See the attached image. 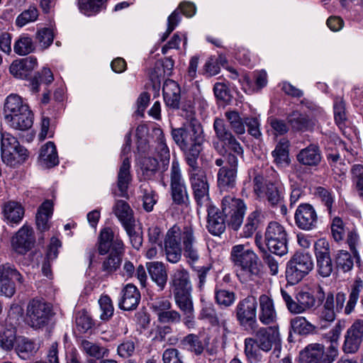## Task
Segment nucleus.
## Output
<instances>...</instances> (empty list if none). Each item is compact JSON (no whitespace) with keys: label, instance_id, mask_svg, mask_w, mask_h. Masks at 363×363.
I'll list each match as a JSON object with an SVG mask.
<instances>
[{"label":"nucleus","instance_id":"18","mask_svg":"<svg viewBox=\"0 0 363 363\" xmlns=\"http://www.w3.org/2000/svg\"><path fill=\"white\" fill-rule=\"evenodd\" d=\"M363 338V320H357L347 329L345 335L342 350L346 354L356 353Z\"/></svg>","mask_w":363,"mask_h":363},{"label":"nucleus","instance_id":"19","mask_svg":"<svg viewBox=\"0 0 363 363\" xmlns=\"http://www.w3.org/2000/svg\"><path fill=\"white\" fill-rule=\"evenodd\" d=\"M295 223L303 230H311L317 228L318 218L314 208L308 203L298 206L295 216Z\"/></svg>","mask_w":363,"mask_h":363},{"label":"nucleus","instance_id":"55","mask_svg":"<svg viewBox=\"0 0 363 363\" xmlns=\"http://www.w3.org/2000/svg\"><path fill=\"white\" fill-rule=\"evenodd\" d=\"M122 257L111 252L102 263V271L107 274L116 272L121 266Z\"/></svg>","mask_w":363,"mask_h":363},{"label":"nucleus","instance_id":"52","mask_svg":"<svg viewBox=\"0 0 363 363\" xmlns=\"http://www.w3.org/2000/svg\"><path fill=\"white\" fill-rule=\"evenodd\" d=\"M308 273L296 267L290 261L288 262L286 269V277L290 284L294 285L298 283Z\"/></svg>","mask_w":363,"mask_h":363},{"label":"nucleus","instance_id":"5","mask_svg":"<svg viewBox=\"0 0 363 363\" xmlns=\"http://www.w3.org/2000/svg\"><path fill=\"white\" fill-rule=\"evenodd\" d=\"M317 298L308 291H299L296 296V301L284 289H281V295L288 310L294 314L303 313L320 305L324 298L325 294L322 287L318 286Z\"/></svg>","mask_w":363,"mask_h":363},{"label":"nucleus","instance_id":"2","mask_svg":"<svg viewBox=\"0 0 363 363\" xmlns=\"http://www.w3.org/2000/svg\"><path fill=\"white\" fill-rule=\"evenodd\" d=\"M182 116L186 118V122L180 128H172L171 135L181 150L184 152L187 164L197 162L205 135L201 123L195 118L194 111L191 109Z\"/></svg>","mask_w":363,"mask_h":363},{"label":"nucleus","instance_id":"16","mask_svg":"<svg viewBox=\"0 0 363 363\" xmlns=\"http://www.w3.org/2000/svg\"><path fill=\"white\" fill-rule=\"evenodd\" d=\"M35 242L34 231L31 227L27 225H23L11 240L12 250L19 255H25L30 251Z\"/></svg>","mask_w":363,"mask_h":363},{"label":"nucleus","instance_id":"38","mask_svg":"<svg viewBox=\"0 0 363 363\" xmlns=\"http://www.w3.org/2000/svg\"><path fill=\"white\" fill-rule=\"evenodd\" d=\"M173 295L176 305L182 313L194 309L191 291L173 293Z\"/></svg>","mask_w":363,"mask_h":363},{"label":"nucleus","instance_id":"48","mask_svg":"<svg viewBox=\"0 0 363 363\" xmlns=\"http://www.w3.org/2000/svg\"><path fill=\"white\" fill-rule=\"evenodd\" d=\"M336 313L338 312L336 311L335 308L334 295L333 293H328L323 304L320 317L328 322H332L335 318Z\"/></svg>","mask_w":363,"mask_h":363},{"label":"nucleus","instance_id":"34","mask_svg":"<svg viewBox=\"0 0 363 363\" xmlns=\"http://www.w3.org/2000/svg\"><path fill=\"white\" fill-rule=\"evenodd\" d=\"M106 1L107 0H78V8L82 13L90 16L106 9Z\"/></svg>","mask_w":363,"mask_h":363},{"label":"nucleus","instance_id":"36","mask_svg":"<svg viewBox=\"0 0 363 363\" xmlns=\"http://www.w3.org/2000/svg\"><path fill=\"white\" fill-rule=\"evenodd\" d=\"M35 343L24 337H20L16 340V352L18 357L27 359L36 352Z\"/></svg>","mask_w":363,"mask_h":363},{"label":"nucleus","instance_id":"33","mask_svg":"<svg viewBox=\"0 0 363 363\" xmlns=\"http://www.w3.org/2000/svg\"><path fill=\"white\" fill-rule=\"evenodd\" d=\"M289 141L286 138H281L277 143L272 152L274 161L277 165L284 167L289 164Z\"/></svg>","mask_w":363,"mask_h":363},{"label":"nucleus","instance_id":"27","mask_svg":"<svg viewBox=\"0 0 363 363\" xmlns=\"http://www.w3.org/2000/svg\"><path fill=\"white\" fill-rule=\"evenodd\" d=\"M140 294L138 289L132 284H128L122 291V298L119 306L125 311L135 309L139 303Z\"/></svg>","mask_w":363,"mask_h":363},{"label":"nucleus","instance_id":"21","mask_svg":"<svg viewBox=\"0 0 363 363\" xmlns=\"http://www.w3.org/2000/svg\"><path fill=\"white\" fill-rule=\"evenodd\" d=\"M38 61L35 57L30 56L14 60L9 67L10 73L16 78L26 79L37 67Z\"/></svg>","mask_w":363,"mask_h":363},{"label":"nucleus","instance_id":"56","mask_svg":"<svg viewBox=\"0 0 363 363\" xmlns=\"http://www.w3.org/2000/svg\"><path fill=\"white\" fill-rule=\"evenodd\" d=\"M182 343L196 354H201L203 351V344L196 335L189 334L186 335L182 340Z\"/></svg>","mask_w":363,"mask_h":363},{"label":"nucleus","instance_id":"24","mask_svg":"<svg viewBox=\"0 0 363 363\" xmlns=\"http://www.w3.org/2000/svg\"><path fill=\"white\" fill-rule=\"evenodd\" d=\"M258 318L264 325L274 323L277 320L273 300L267 295L262 294L259 298Z\"/></svg>","mask_w":363,"mask_h":363},{"label":"nucleus","instance_id":"30","mask_svg":"<svg viewBox=\"0 0 363 363\" xmlns=\"http://www.w3.org/2000/svg\"><path fill=\"white\" fill-rule=\"evenodd\" d=\"M82 352L87 357L101 359L107 357L109 350L99 343L91 342L87 340H82L79 345Z\"/></svg>","mask_w":363,"mask_h":363},{"label":"nucleus","instance_id":"61","mask_svg":"<svg viewBox=\"0 0 363 363\" xmlns=\"http://www.w3.org/2000/svg\"><path fill=\"white\" fill-rule=\"evenodd\" d=\"M150 308L158 318L162 313L171 309L172 303L168 299L161 297L153 300L150 303Z\"/></svg>","mask_w":363,"mask_h":363},{"label":"nucleus","instance_id":"7","mask_svg":"<svg viewBox=\"0 0 363 363\" xmlns=\"http://www.w3.org/2000/svg\"><path fill=\"white\" fill-rule=\"evenodd\" d=\"M187 174L194 199L198 205L207 206L209 201V184L206 172L199 167L198 162L187 164Z\"/></svg>","mask_w":363,"mask_h":363},{"label":"nucleus","instance_id":"53","mask_svg":"<svg viewBox=\"0 0 363 363\" xmlns=\"http://www.w3.org/2000/svg\"><path fill=\"white\" fill-rule=\"evenodd\" d=\"M288 123L294 130L303 131L308 128V120L298 112H293L287 117Z\"/></svg>","mask_w":363,"mask_h":363},{"label":"nucleus","instance_id":"64","mask_svg":"<svg viewBox=\"0 0 363 363\" xmlns=\"http://www.w3.org/2000/svg\"><path fill=\"white\" fill-rule=\"evenodd\" d=\"M352 179L359 191H363V165L354 164L351 169Z\"/></svg>","mask_w":363,"mask_h":363},{"label":"nucleus","instance_id":"14","mask_svg":"<svg viewBox=\"0 0 363 363\" xmlns=\"http://www.w3.org/2000/svg\"><path fill=\"white\" fill-rule=\"evenodd\" d=\"M13 279L19 284H23L24 279L15 266L11 263L0 265V296L11 298L16 293Z\"/></svg>","mask_w":363,"mask_h":363},{"label":"nucleus","instance_id":"20","mask_svg":"<svg viewBox=\"0 0 363 363\" xmlns=\"http://www.w3.org/2000/svg\"><path fill=\"white\" fill-rule=\"evenodd\" d=\"M4 120L15 130H26L33 125V114L28 107H23L21 111L11 116H5Z\"/></svg>","mask_w":363,"mask_h":363},{"label":"nucleus","instance_id":"15","mask_svg":"<svg viewBox=\"0 0 363 363\" xmlns=\"http://www.w3.org/2000/svg\"><path fill=\"white\" fill-rule=\"evenodd\" d=\"M230 255L237 277L242 283L247 284L250 280V248L244 245H235Z\"/></svg>","mask_w":363,"mask_h":363},{"label":"nucleus","instance_id":"40","mask_svg":"<svg viewBox=\"0 0 363 363\" xmlns=\"http://www.w3.org/2000/svg\"><path fill=\"white\" fill-rule=\"evenodd\" d=\"M335 263L337 269L347 272L350 271L354 265L352 255L345 250H339L335 256Z\"/></svg>","mask_w":363,"mask_h":363},{"label":"nucleus","instance_id":"13","mask_svg":"<svg viewBox=\"0 0 363 363\" xmlns=\"http://www.w3.org/2000/svg\"><path fill=\"white\" fill-rule=\"evenodd\" d=\"M169 178L171 196L173 202L177 205L185 203L188 200L189 196L179 163L176 159L172 162Z\"/></svg>","mask_w":363,"mask_h":363},{"label":"nucleus","instance_id":"23","mask_svg":"<svg viewBox=\"0 0 363 363\" xmlns=\"http://www.w3.org/2000/svg\"><path fill=\"white\" fill-rule=\"evenodd\" d=\"M130 163L128 157L123 159L120 166L117 176L116 195L120 197L128 199V189L132 181V176L130 172Z\"/></svg>","mask_w":363,"mask_h":363},{"label":"nucleus","instance_id":"28","mask_svg":"<svg viewBox=\"0 0 363 363\" xmlns=\"http://www.w3.org/2000/svg\"><path fill=\"white\" fill-rule=\"evenodd\" d=\"M113 212L118 218L123 228L135 223L133 211L129 204L123 200L116 201L113 208Z\"/></svg>","mask_w":363,"mask_h":363},{"label":"nucleus","instance_id":"42","mask_svg":"<svg viewBox=\"0 0 363 363\" xmlns=\"http://www.w3.org/2000/svg\"><path fill=\"white\" fill-rule=\"evenodd\" d=\"M273 183L268 181L263 173L255 175L254 178L253 192L257 199H265L266 191L268 190L269 184Z\"/></svg>","mask_w":363,"mask_h":363},{"label":"nucleus","instance_id":"4","mask_svg":"<svg viewBox=\"0 0 363 363\" xmlns=\"http://www.w3.org/2000/svg\"><path fill=\"white\" fill-rule=\"evenodd\" d=\"M287 233L280 223L270 222L265 231L264 239L259 233H257L255 237V243L260 252L266 254L267 251L283 256L288 252Z\"/></svg>","mask_w":363,"mask_h":363},{"label":"nucleus","instance_id":"50","mask_svg":"<svg viewBox=\"0 0 363 363\" xmlns=\"http://www.w3.org/2000/svg\"><path fill=\"white\" fill-rule=\"evenodd\" d=\"M53 79V74L50 69L44 67L41 73H38L32 79L30 83L32 91L34 93L38 92L40 83L44 82L48 84H50Z\"/></svg>","mask_w":363,"mask_h":363},{"label":"nucleus","instance_id":"44","mask_svg":"<svg viewBox=\"0 0 363 363\" xmlns=\"http://www.w3.org/2000/svg\"><path fill=\"white\" fill-rule=\"evenodd\" d=\"M263 265L259 257L251 252V281L260 285L264 281Z\"/></svg>","mask_w":363,"mask_h":363},{"label":"nucleus","instance_id":"62","mask_svg":"<svg viewBox=\"0 0 363 363\" xmlns=\"http://www.w3.org/2000/svg\"><path fill=\"white\" fill-rule=\"evenodd\" d=\"M157 319L162 323L177 324L181 322L182 315L178 311L169 309L162 313Z\"/></svg>","mask_w":363,"mask_h":363},{"label":"nucleus","instance_id":"39","mask_svg":"<svg viewBox=\"0 0 363 363\" xmlns=\"http://www.w3.org/2000/svg\"><path fill=\"white\" fill-rule=\"evenodd\" d=\"M290 325L294 333L300 335L309 334L315 329V327L303 316H296L292 318Z\"/></svg>","mask_w":363,"mask_h":363},{"label":"nucleus","instance_id":"17","mask_svg":"<svg viewBox=\"0 0 363 363\" xmlns=\"http://www.w3.org/2000/svg\"><path fill=\"white\" fill-rule=\"evenodd\" d=\"M314 249L318 274L323 277H329L333 269L329 242L325 239H319L315 242Z\"/></svg>","mask_w":363,"mask_h":363},{"label":"nucleus","instance_id":"8","mask_svg":"<svg viewBox=\"0 0 363 363\" xmlns=\"http://www.w3.org/2000/svg\"><path fill=\"white\" fill-rule=\"evenodd\" d=\"M218 167H220L217 173V182L220 189L228 191L235 186L238 161L237 157L231 153L223 155V158H218L215 161Z\"/></svg>","mask_w":363,"mask_h":363},{"label":"nucleus","instance_id":"58","mask_svg":"<svg viewBox=\"0 0 363 363\" xmlns=\"http://www.w3.org/2000/svg\"><path fill=\"white\" fill-rule=\"evenodd\" d=\"M335 121L340 128L344 125L347 119L345 102L342 99H336L334 103Z\"/></svg>","mask_w":363,"mask_h":363},{"label":"nucleus","instance_id":"54","mask_svg":"<svg viewBox=\"0 0 363 363\" xmlns=\"http://www.w3.org/2000/svg\"><path fill=\"white\" fill-rule=\"evenodd\" d=\"M38 16V9L34 6H30L17 16L16 24L18 27H23L28 23L35 21Z\"/></svg>","mask_w":363,"mask_h":363},{"label":"nucleus","instance_id":"25","mask_svg":"<svg viewBox=\"0 0 363 363\" xmlns=\"http://www.w3.org/2000/svg\"><path fill=\"white\" fill-rule=\"evenodd\" d=\"M162 92L166 105L173 109H177L181 92L179 84L172 79H167L164 82Z\"/></svg>","mask_w":363,"mask_h":363},{"label":"nucleus","instance_id":"32","mask_svg":"<svg viewBox=\"0 0 363 363\" xmlns=\"http://www.w3.org/2000/svg\"><path fill=\"white\" fill-rule=\"evenodd\" d=\"M320 159L318 147L315 145H311L303 149L297 155V160L300 163L308 166L317 165Z\"/></svg>","mask_w":363,"mask_h":363},{"label":"nucleus","instance_id":"51","mask_svg":"<svg viewBox=\"0 0 363 363\" xmlns=\"http://www.w3.org/2000/svg\"><path fill=\"white\" fill-rule=\"evenodd\" d=\"M236 315L238 320L242 325L247 326L250 325V300L248 298L238 303Z\"/></svg>","mask_w":363,"mask_h":363},{"label":"nucleus","instance_id":"1","mask_svg":"<svg viewBox=\"0 0 363 363\" xmlns=\"http://www.w3.org/2000/svg\"><path fill=\"white\" fill-rule=\"evenodd\" d=\"M164 251L168 262L175 264L184 256L189 264L199 259V252L193 228L190 225H174L164 237Z\"/></svg>","mask_w":363,"mask_h":363},{"label":"nucleus","instance_id":"49","mask_svg":"<svg viewBox=\"0 0 363 363\" xmlns=\"http://www.w3.org/2000/svg\"><path fill=\"white\" fill-rule=\"evenodd\" d=\"M114 238L111 228H105L101 230L99 238V252L101 255H104L108 252L111 248V242Z\"/></svg>","mask_w":363,"mask_h":363},{"label":"nucleus","instance_id":"60","mask_svg":"<svg viewBox=\"0 0 363 363\" xmlns=\"http://www.w3.org/2000/svg\"><path fill=\"white\" fill-rule=\"evenodd\" d=\"M235 297L233 291L220 289L216 291V300L218 304L225 307L230 306L235 301Z\"/></svg>","mask_w":363,"mask_h":363},{"label":"nucleus","instance_id":"9","mask_svg":"<svg viewBox=\"0 0 363 363\" xmlns=\"http://www.w3.org/2000/svg\"><path fill=\"white\" fill-rule=\"evenodd\" d=\"M337 355L336 343H332L327 350L323 344L311 343L300 352L299 359L301 363H333Z\"/></svg>","mask_w":363,"mask_h":363},{"label":"nucleus","instance_id":"47","mask_svg":"<svg viewBox=\"0 0 363 363\" xmlns=\"http://www.w3.org/2000/svg\"><path fill=\"white\" fill-rule=\"evenodd\" d=\"M34 48L32 39L26 35H21L13 45V50L18 55H26L32 52Z\"/></svg>","mask_w":363,"mask_h":363},{"label":"nucleus","instance_id":"43","mask_svg":"<svg viewBox=\"0 0 363 363\" xmlns=\"http://www.w3.org/2000/svg\"><path fill=\"white\" fill-rule=\"evenodd\" d=\"M362 287L363 281L360 279H357L352 285L349 296V300L345 308V313L347 315L350 314L354 311Z\"/></svg>","mask_w":363,"mask_h":363},{"label":"nucleus","instance_id":"45","mask_svg":"<svg viewBox=\"0 0 363 363\" xmlns=\"http://www.w3.org/2000/svg\"><path fill=\"white\" fill-rule=\"evenodd\" d=\"M16 340V331L14 328H5L0 332V347L4 350H12Z\"/></svg>","mask_w":363,"mask_h":363},{"label":"nucleus","instance_id":"3","mask_svg":"<svg viewBox=\"0 0 363 363\" xmlns=\"http://www.w3.org/2000/svg\"><path fill=\"white\" fill-rule=\"evenodd\" d=\"M222 212L216 206L208 207L207 228L208 232L219 236L225 230L224 216L228 218V225L238 230L242 224L247 206L244 202L235 197L228 196L222 200Z\"/></svg>","mask_w":363,"mask_h":363},{"label":"nucleus","instance_id":"59","mask_svg":"<svg viewBox=\"0 0 363 363\" xmlns=\"http://www.w3.org/2000/svg\"><path fill=\"white\" fill-rule=\"evenodd\" d=\"M155 134L157 135V150L162 157V160L164 161H169V148L165 143L164 133L161 129L155 130Z\"/></svg>","mask_w":363,"mask_h":363},{"label":"nucleus","instance_id":"57","mask_svg":"<svg viewBox=\"0 0 363 363\" xmlns=\"http://www.w3.org/2000/svg\"><path fill=\"white\" fill-rule=\"evenodd\" d=\"M99 304L101 313L100 318L101 320H107L113 314V306L110 297L107 295L101 296L99 300Z\"/></svg>","mask_w":363,"mask_h":363},{"label":"nucleus","instance_id":"63","mask_svg":"<svg viewBox=\"0 0 363 363\" xmlns=\"http://www.w3.org/2000/svg\"><path fill=\"white\" fill-rule=\"evenodd\" d=\"M332 235L335 241L338 242L343 239L345 234V229L342 220L336 217L331 223Z\"/></svg>","mask_w":363,"mask_h":363},{"label":"nucleus","instance_id":"35","mask_svg":"<svg viewBox=\"0 0 363 363\" xmlns=\"http://www.w3.org/2000/svg\"><path fill=\"white\" fill-rule=\"evenodd\" d=\"M52 214V203L46 201L42 203L36 214V225L41 231L49 228L48 220Z\"/></svg>","mask_w":363,"mask_h":363},{"label":"nucleus","instance_id":"46","mask_svg":"<svg viewBox=\"0 0 363 363\" xmlns=\"http://www.w3.org/2000/svg\"><path fill=\"white\" fill-rule=\"evenodd\" d=\"M290 262L296 267L301 269L306 273H309L313 268V262L309 254L301 252L296 253L290 259Z\"/></svg>","mask_w":363,"mask_h":363},{"label":"nucleus","instance_id":"6","mask_svg":"<svg viewBox=\"0 0 363 363\" xmlns=\"http://www.w3.org/2000/svg\"><path fill=\"white\" fill-rule=\"evenodd\" d=\"M1 155L3 162L11 167L23 164L28 157V150L8 133H1Z\"/></svg>","mask_w":363,"mask_h":363},{"label":"nucleus","instance_id":"37","mask_svg":"<svg viewBox=\"0 0 363 363\" xmlns=\"http://www.w3.org/2000/svg\"><path fill=\"white\" fill-rule=\"evenodd\" d=\"M23 107H28L23 102L22 99L17 94H10L6 99L4 113L5 116H11L13 114L21 111Z\"/></svg>","mask_w":363,"mask_h":363},{"label":"nucleus","instance_id":"12","mask_svg":"<svg viewBox=\"0 0 363 363\" xmlns=\"http://www.w3.org/2000/svg\"><path fill=\"white\" fill-rule=\"evenodd\" d=\"M52 316V307L45 301L33 298L26 308L28 324L33 328H41L46 325Z\"/></svg>","mask_w":363,"mask_h":363},{"label":"nucleus","instance_id":"26","mask_svg":"<svg viewBox=\"0 0 363 363\" xmlns=\"http://www.w3.org/2000/svg\"><path fill=\"white\" fill-rule=\"evenodd\" d=\"M2 213L9 224L17 225L22 220L25 210L20 202L9 201L4 204Z\"/></svg>","mask_w":363,"mask_h":363},{"label":"nucleus","instance_id":"41","mask_svg":"<svg viewBox=\"0 0 363 363\" xmlns=\"http://www.w3.org/2000/svg\"><path fill=\"white\" fill-rule=\"evenodd\" d=\"M140 192L142 194L144 209L147 212L152 211L156 203V199L155 192L147 182L140 184Z\"/></svg>","mask_w":363,"mask_h":363},{"label":"nucleus","instance_id":"22","mask_svg":"<svg viewBox=\"0 0 363 363\" xmlns=\"http://www.w3.org/2000/svg\"><path fill=\"white\" fill-rule=\"evenodd\" d=\"M169 285L172 293L192 291L189 272L181 267L176 269L171 275Z\"/></svg>","mask_w":363,"mask_h":363},{"label":"nucleus","instance_id":"11","mask_svg":"<svg viewBox=\"0 0 363 363\" xmlns=\"http://www.w3.org/2000/svg\"><path fill=\"white\" fill-rule=\"evenodd\" d=\"M280 336L279 330L277 327H267L252 329L251 331V357L258 358L259 354L252 350H260L263 352H269L273 344L278 342V337Z\"/></svg>","mask_w":363,"mask_h":363},{"label":"nucleus","instance_id":"31","mask_svg":"<svg viewBox=\"0 0 363 363\" xmlns=\"http://www.w3.org/2000/svg\"><path fill=\"white\" fill-rule=\"evenodd\" d=\"M39 158L41 164L46 167H52L58 164L57 150L52 142H48L42 146Z\"/></svg>","mask_w":363,"mask_h":363},{"label":"nucleus","instance_id":"29","mask_svg":"<svg viewBox=\"0 0 363 363\" xmlns=\"http://www.w3.org/2000/svg\"><path fill=\"white\" fill-rule=\"evenodd\" d=\"M148 273L152 280L160 290H163L167 281V273L164 264L160 262L147 263Z\"/></svg>","mask_w":363,"mask_h":363},{"label":"nucleus","instance_id":"10","mask_svg":"<svg viewBox=\"0 0 363 363\" xmlns=\"http://www.w3.org/2000/svg\"><path fill=\"white\" fill-rule=\"evenodd\" d=\"M213 130L218 140L213 141V145L219 154L223 155L226 153V148L238 155L242 154V147L228 128L223 119L216 118L214 120Z\"/></svg>","mask_w":363,"mask_h":363}]
</instances>
